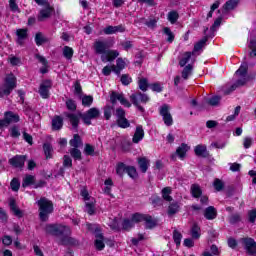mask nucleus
I'll list each match as a JSON object with an SVG mask.
<instances>
[{
	"mask_svg": "<svg viewBox=\"0 0 256 256\" xmlns=\"http://www.w3.org/2000/svg\"><path fill=\"white\" fill-rule=\"evenodd\" d=\"M181 75H182V79H184V81H187V79H189V77L193 75V65L188 64L184 66Z\"/></svg>",
	"mask_w": 256,
	"mask_h": 256,
	"instance_id": "27",
	"label": "nucleus"
},
{
	"mask_svg": "<svg viewBox=\"0 0 256 256\" xmlns=\"http://www.w3.org/2000/svg\"><path fill=\"white\" fill-rule=\"evenodd\" d=\"M66 117L69 118V121L73 127V129L77 130V127H79V119L81 117V114H71V113H66Z\"/></svg>",
	"mask_w": 256,
	"mask_h": 256,
	"instance_id": "20",
	"label": "nucleus"
},
{
	"mask_svg": "<svg viewBox=\"0 0 256 256\" xmlns=\"http://www.w3.org/2000/svg\"><path fill=\"white\" fill-rule=\"evenodd\" d=\"M54 235L56 237H61L62 235H71V229L69 228V226L56 224L54 228Z\"/></svg>",
	"mask_w": 256,
	"mask_h": 256,
	"instance_id": "13",
	"label": "nucleus"
},
{
	"mask_svg": "<svg viewBox=\"0 0 256 256\" xmlns=\"http://www.w3.org/2000/svg\"><path fill=\"white\" fill-rule=\"evenodd\" d=\"M52 129L53 131H61V129H63V117L54 116L52 119Z\"/></svg>",
	"mask_w": 256,
	"mask_h": 256,
	"instance_id": "17",
	"label": "nucleus"
},
{
	"mask_svg": "<svg viewBox=\"0 0 256 256\" xmlns=\"http://www.w3.org/2000/svg\"><path fill=\"white\" fill-rule=\"evenodd\" d=\"M173 239H174V243L176 245H181V240L183 239V235L181 234V232L174 230L173 231Z\"/></svg>",
	"mask_w": 256,
	"mask_h": 256,
	"instance_id": "53",
	"label": "nucleus"
},
{
	"mask_svg": "<svg viewBox=\"0 0 256 256\" xmlns=\"http://www.w3.org/2000/svg\"><path fill=\"white\" fill-rule=\"evenodd\" d=\"M66 107L69 111H76L77 110V104H75V101L73 99H68L66 101Z\"/></svg>",
	"mask_w": 256,
	"mask_h": 256,
	"instance_id": "60",
	"label": "nucleus"
},
{
	"mask_svg": "<svg viewBox=\"0 0 256 256\" xmlns=\"http://www.w3.org/2000/svg\"><path fill=\"white\" fill-rule=\"evenodd\" d=\"M113 45H115V41L113 40H96L94 42V51L96 55H101V61L103 63H111V61H115L119 56V51L111 50Z\"/></svg>",
	"mask_w": 256,
	"mask_h": 256,
	"instance_id": "1",
	"label": "nucleus"
},
{
	"mask_svg": "<svg viewBox=\"0 0 256 256\" xmlns=\"http://www.w3.org/2000/svg\"><path fill=\"white\" fill-rule=\"evenodd\" d=\"M16 35H17L16 41H17L18 45H23L25 39H27V37H29V35L27 34V29H17Z\"/></svg>",
	"mask_w": 256,
	"mask_h": 256,
	"instance_id": "19",
	"label": "nucleus"
},
{
	"mask_svg": "<svg viewBox=\"0 0 256 256\" xmlns=\"http://www.w3.org/2000/svg\"><path fill=\"white\" fill-rule=\"evenodd\" d=\"M69 143L71 147L76 149H79V147L83 146V140H81V136H79V134H75Z\"/></svg>",
	"mask_w": 256,
	"mask_h": 256,
	"instance_id": "32",
	"label": "nucleus"
},
{
	"mask_svg": "<svg viewBox=\"0 0 256 256\" xmlns=\"http://www.w3.org/2000/svg\"><path fill=\"white\" fill-rule=\"evenodd\" d=\"M239 4V0H229L223 5L224 11H233Z\"/></svg>",
	"mask_w": 256,
	"mask_h": 256,
	"instance_id": "34",
	"label": "nucleus"
},
{
	"mask_svg": "<svg viewBox=\"0 0 256 256\" xmlns=\"http://www.w3.org/2000/svg\"><path fill=\"white\" fill-rule=\"evenodd\" d=\"M190 191L192 197H194L195 199H199V197L203 195V190H201V186H199V184H192Z\"/></svg>",
	"mask_w": 256,
	"mask_h": 256,
	"instance_id": "25",
	"label": "nucleus"
},
{
	"mask_svg": "<svg viewBox=\"0 0 256 256\" xmlns=\"http://www.w3.org/2000/svg\"><path fill=\"white\" fill-rule=\"evenodd\" d=\"M9 7L13 13H21V9H19V5H17L16 0H10Z\"/></svg>",
	"mask_w": 256,
	"mask_h": 256,
	"instance_id": "55",
	"label": "nucleus"
},
{
	"mask_svg": "<svg viewBox=\"0 0 256 256\" xmlns=\"http://www.w3.org/2000/svg\"><path fill=\"white\" fill-rule=\"evenodd\" d=\"M241 243L244 245L248 255H256V242L253 238H242Z\"/></svg>",
	"mask_w": 256,
	"mask_h": 256,
	"instance_id": "9",
	"label": "nucleus"
},
{
	"mask_svg": "<svg viewBox=\"0 0 256 256\" xmlns=\"http://www.w3.org/2000/svg\"><path fill=\"white\" fill-rule=\"evenodd\" d=\"M138 87L140 91H147V89H149V81L147 78H139Z\"/></svg>",
	"mask_w": 256,
	"mask_h": 256,
	"instance_id": "39",
	"label": "nucleus"
},
{
	"mask_svg": "<svg viewBox=\"0 0 256 256\" xmlns=\"http://www.w3.org/2000/svg\"><path fill=\"white\" fill-rule=\"evenodd\" d=\"M249 69V65L247 63H243L239 69L236 71V76L239 77V79L234 83L232 86H230L229 89L224 90V95H229L230 93H233L237 87H243V85L247 84V71Z\"/></svg>",
	"mask_w": 256,
	"mask_h": 256,
	"instance_id": "2",
	"label": "nucleus"
},
{
	"mask_svg": "<svg viewBox=\"0 0 256 256\" xmlns=\"http://www.w3.org/2000/svg\"><path fill=\"white\" fill-rule=\"evenodd\" d=\"M204 217L208 221H213V219H217V209L213 206H209L204 211Z\"/></svg>",
	"mask_w": 256,
	"mask_h": 256,
	"instance_id": "15",
	"label": "nucleus"
},
{
	"mask_svg": "<svg viewBox=\"0 0 256 256\" xmlns=\"http://www.w3.org/2000/svg\"><path fill=\"white\" fill-rule=\"evenodd\" d=\"M122 85H129L133 79L128 74H123L120 78Z\"/></svg>",
	"mask_w": 256,
	"mask_h": 256,
	"instance_id": "63",
	"label": "nucleus"
},
{
	"mask_svg": "<svg viewBox=\"0 0 256 256\" xmlns=\"http://www.w3.org/2000/svg\"><path fill=\"white\" fill-rule=\"evenodd\" d=\"M144 225L146 229H153L154 227H157V221H155L150 215L146 214L144 218Z\"/></svg>",
	"mask_w": 256,
	"mask_h": 256,
	"instance_id": "29",
	"label": "nucleus"
},
{
	"mask_svg": "<svg viewBox=\"0 0 256 256\" xmlns=\"http://www.w3.org/2000/svg\"><path fill=\"white\" fill-rule=\"evenodd\" d=\"M112 113H113V106L104 107V117L107 121L111 119Z\"/></svg>",
	"mask_w": 256,
	"mask_h": 256,
	"instance_id": "59",
	"label": "nucleus"
},
{
	"mask_svg": "<svg viewBox=\"0 0 256 256\" xmlns=\"http://www.w3.org/2000/svg\"><path fill=\"white\" fill-rule=\"evenodd\" d=\"M190 235L192 239H199L201 237V227L197 222H194L190 228Z\"/></svg>",
	"mask_w": 256,
	"mask_h": 256,
	"instance_id": "18",
	"label": "nucleus"
},
{
	"mask_svg": "<svg viewBox=\"0 0 256 256\" xmlns=\"http://www.w3.org/2000/svg\"><path fill=\"white\" fill-rule=\"evenodd\" d=\"M179 19V13L177 11L173 10L168 13V21L172 24L175 25L177 23V20Z\"/></svg>",
	"mask_w": 256,
	"mask_h": 256,
	"instance_id": "41",
	"label": "nucleus"
},
{
	"mask_svg": "<svg viewBox=\"0 0 256 256\" xmlns=\"http://www.w3.org/2000/svg\"><path fill=\"white\" fill-rule=\"evenodd\" d=\"M35 183V176L27 175L22 182V187H29V185H33Z\"/></svg>",
	"mask_w": 256,
	"mask_h": 256,
	"instance_id": "44",
	"label": "nucleus"
},
{
	"mask_svg": "<svg viewBox=\"0 0 256 256\" xmlns=\"http://www.w3.org/2000/svg\"><path fill=\"white\" fill-rule=\"evenodd\" d=\"M35 43L38 47H40V45H43V43H49V38L45 37L43 33L38 32L35 35Z\"/></svg>",
	"mask_w": 256,
	"mask_h": 256,
	"instance_id": "33",
	"label": "nucleus"
},
{
	"mask_svg": "<svg viewBox=\"0 0 256 256\" xmlns=\"http://www.w3.org/2000/svg\"><path fill=\"white\" fill-rule=\"evenodd\" d=\"M79 99L82 100L83 107H91V105H93V96L91 95H84L81 96Z\"/></svg>",
	"mask_w": 256,
	"mask_h": 256,
	"instance_id": "37",
	"label": "nucleus"
},
{
	"mask_svg": "<svg viewBox=\"0 0 256 256\" xmlns=\"http://www.w3.org/2000/svg\"><path fill=\"white\" fill-rule=\"evenodd\" d=\"M187 151H189V146L185 143H182L177 149H176V155L180 159H185V155H187Z\"/></svg>",
	"mask_w": 256,
	"mask_h": 256,
	"instance_id": "24",
	"label": "nucleus"
},
{
	"mask_svg": "<svg viewBox=\"0 0 256 256\" xmlns=\"http://www.w3.org/2000/svg\"><path fill=\"white\" fill-rule=\"evenodd\" d=\"M179 213V203L173 202L168 207V215L173 217V215Z\"/></svg>",
	"mask_w": 256,
	"mask_h": 256,
	"instance_id": "36",
	"label": "nucleus"
},
{
	"mask_svg": "<svg viewBox=\"0 0 256 256\" xmlns=\"http://www.w3.org/2000/svg\"><path fill=\"white\" fill-rule=\"evenodd\" d=\"M146 216L147 214L135 213L134 215H132V221L133 223H142V221H145Z\"/></svg>",
	"mask_w": 256,
	"mask_h": 256,
	"instance_id": "50",
	"label": "nucleus"
},
{
	"mask_svg": "<svg viewBox=\"0 0 256 256\" xmlns=\"http://www.w3.org/2000/svg\"><path fill=\"white\" fill-rule=\"evenodd\" d=\"M248 219L250 223H254L256 220V209L248 211Z\"/></svg>",
	"mask_w": 256,
	"mask_h": 256,
	"instance_id": "64",
	"label": "nucleus"
},
{
	"mask_svg": "<svg viewBox=\"0 0 256 256\" xmlns=\"http://www.w3.org/2000/svg\"><path fill=\"white\" fill-rule=\"evenodd\" d=\"M195 55L193 52H185L179 60L180 67H185L191 60V56Z\"/></svg>",
	"mask_w": 256,
	"mask_h": 256,
	"instance_id": "28",
	"label": "nucleus"
},
{
	"mask_svg": "<svg viewBox=\"0 0 256 256\" xmlns=\"http://www.w3.org/2000/svg\"><path fill=\"white\" fill-rule=\"evenodd\" d=\"M85 155H90L93 157L95 155V147H93L91 144H86L84 148Z\"/></svg>",
	"mask_w": 256,
	"mask_h": 256,
	"instance_id": "58",
	"label": "nucleus"
},
{
	"mask_svg": "<svg viewBox=\"0 0 256 256\" xmlns=\"http://www.w3.org/2000/svg\"><path fill=\"white\" fill-rule=\"evenodd\" d=\"M160 115L167 127H171V125H173V116H171V112H169V105L163 104L161 106Z\"/></svg>",
	"mask_w": 256,
	"mask_h": 256,
	"instance_id": "8",
	"label": "nucleus"
},
{
	"mask_svg": "<svg viewBox=\"0 0 256 256\" xmlns=\"http://www.w3.org/2000/svg\"><path fill=\"white\" fill-rule=\"evenodd\" d=\"M63 56L65 59H73V48L69 46H64L63 48Z\"/></svg>",
	"mask_w": 256,
	"mask_h": 256,
	"instance_id": "46",
	"label": "nucleus"
},
{
	"mask_svg": "<svg viewBox=\"0 0 256 256\" xmlns=\"http://www.w3.org/2000/svg\"><path fill=\"white\" fill-rule=\"evenodd\" d=\"M55 227L56 224H47L44 228V231H46L48 235H55Z\"/></svg>",
	"mask_w": 256,
	"mask_h": 256,
	"instance_id": "62",
	"label": "nucleus"
},
{
	"mask_svg": "<svg viewBox=\"0 0 256 256\" xmlns=\"http://www.w3.org/2000/svg\"><path fill=\"white\" fill-rule=\"evenodd\" d=\"M143 137H145V130H143V126L141 125L136 126V130L133 135L132 142L137 144L140 141H143Z\"/></svg>",
	"mask_w": 256,
	"mask_h": 256,
	"instance_id": "14",
	"label": "nucleus"
},
{
	"mask_svg": "<svg viewBox=\"0 0 256 256\" xmlns=\"http://www.w3.org/2000/svg\"><path fill=\"white\" fill-rule=\"evenodd\" d=\"M194 153L197 157H208L209 153L207 152V146L205 145H197L194 148Z\"/></svg>",
	"mask_w": 256,
	"mask_h": 256,
	"instance_id": "21",
	"label": "nucleus"
},
{
	"mask_svg": "<svg viewBox=\"0 0 256 256\" xmlns=\"http://www.w3.org/2000/svg\"><path fill=\"white\" fill-rule=\"evenodd\" d=\"M15 87H17V78L13 74L7 75L4 84L0 86V97H9Z\"/></svg>",
	"mask_w": 256,
	"mask_h": 256,
	"instance_id": "5",
	"label": "nucleus"
},
{
	"mask_svg": "<svg viewBox=\"0 0 256 256\" xmlns=\"http://www.w3.org/2000/svg\"><path fill=\"white\" fill-rule=\"evenodd\" d=\"M117 125L118 127H121V129H127V127H130V123L129 120H127V118H120L117 119Z\"/></svg>",
	"mask_w": 256,
	"mask_h": 256,
	"instance_id": "48",
	"label": "nucleus"
},
{
	"mask_svg": "<svg viewBox=\"0 0 256 256\" xmlns=\"http://www.w3.org/2000/svg\"><path fill=\"white\" fill-rule=\"evenodd\" d=\"M110 101L112 105H115V103L119 101L121 105H124V107H131L129 100H127L123 94H119L117 92H112L110 96Z\"/></svg>",
	"mask_w": 256,
	"mask_h": 256,
	"instance_id": "12",
	"label": "nucleus"
},
{
	"mask_svg": "<svg viewBox=\"0 0 256 256\" xmlns=\"http://www.w3.org/2000/svg\"><path fill=\"white\" fill-rule=\"evenodd\" d=\"M85 212L88 213V215H95V201L91 200L90 202H86Z\"/></svg>",
	"mask_w": 256,
	"mask_h": 256,
	"instance_id": "38",
	"label": "nucleus"
},
{
	"mask_svg": "<svg viewBox=\"0 0 256 256\" xmlns=\"http://www.w3.org/2000/svg\"><path fill=\"white\" fill-rule=\"evenodd\" d=\"M162 197L164 201H173V197H171V188L170 187H165L162 190Z\"/></svg>",
	"mask_w": 256,
	"mask_h": 256,
	"instance_id": "43",
	"label": "nucleus"
},
{
	"mask_svg": "<svg viewBox=\"0 0 256 256\" xmlns=\"http://www.w3.org/2000/svg\"><path fill=\"white\" fill-rule=\"evenodd\" d=\"M4 119H6V123L9 125L11 123H19L20 117L18 114H15L12 111L5 112Z\"/></svg>",
	"mask_w": 256,
	"mask_h": 256,
	"instance_id": "16",
	"label": "nucleus"
},
{
	"mask_svg": "<svg viewBox=\"0 0 256 256\" xmlns=\"http://www.w3.org/2000/svg\"><path fill=\"white\" fill-rule=\"evenodd\" d=\"M37 5L43 7L38 14V21L43 22L47 21V19H51L53 13H55V8L51 6L49 0H34Z\"/></svg>",
	"mask_w": 256,
	"mask_h": 256,
	"instance_id": "4",
	"label": "nucleus"
},
{
	"mask_svg": "<svg viewBox=\"0 0 256 256\" xmlns=\"http://www.w3.org/2000/svg\"><path fill=\"white\" fill-rule=\"evenodd\" d=\"M9 205H10V209L14 213L15 217H19L21 219V217H23V211H21V209H19V207H17L15 199H11L9 202Z\"/></svg>",
	"mask_w": 256,
	"mask_h": 256,
	"instance_id": "23",
	"label": "nucleus"
},
{
	"mask_svg": "<svg viewBox=\"0 0 256 256\" xmlns=\"http://www.w3.org/2000/svg\"><path fill=\"white\" fill-rule=\"evenodd\" d=\"M165 35H167V41L168 43H173V41H175V35L173 34V32L171 31V29L169 27H165L163 29Z\"/></svg>",
	"mask_w": 256,
	"mask_h": 256,
	"instance_id": "49",
	"label": "nucleus"
},
{
	"mask_svg": "<svg viewBox=\"0 0 256 256\" xmlns=\"http://www.w3.org/2000/svg\"><path fill=\"white\" fill-rule=\"evenodd\" d=\"M36 203L39 207V217L41 221H47V219H49V215L53 213V202L45 197H42Z\"/></svg>",
	"mask_w": 256,
	"mask_h": 256,
	"instance_id": "3",
	"label": "nucleus"
},
{
	"mask_svg": "<svg viewBox=\"0 0 256 256\" xmlns=\"http://www.w3.org/2000/svg\"><path fill=\"white\" fill-rule=\"evenodd\" d=\"M206 103L211 107H219V104L221 103V97L212 96L211 98L206 99Z\"/></svg>",
	"mask_w": 256,
	"mask_h": 256,
	"instance_id": "35",
	"label": "nucleus"
},
{
	"mask_svg": "<svg viewBox=\"0 0 256 256\" xmlns=\"http://www.w3.org/2000/svg\"><path fill=\"white\" fill-rule=\"evenodd\" d=\"M249 48L252 49V51L250 52V57H256V40L255 39L250 40Z\"/></svg>",
	"mask_w": 256,
	"mask_h": 256,
	"instance_id": "61",
	"label": "nucleus"
},
{
	"mask_svg": "<svg viewBox=\"0 0 256 256\" xmlns=\"http://www.w3.org/2000/svg\"><path fill=\"white\" fill-rule=\"evenodd\" d=\"M70 234H63L59 241L58 244L60 245H74L75 244V239L69 237Z\"/></svg>",
	"mask_w": 256,
	"mask_h": 256,
	"instance_id": "26",
	"label": "nucleus"
},
{
	"mask_svg": "<svg viewBox=\"0 0 256 256\" xmlns=\"http://www.w3.org/2000/svg\"><path fill=\"white\" fill-rule=\"evenodd\" d=\"M27 161V155H16L8 160L9 165L16 169H22Z\"/></svg>",
	"mask_w": 256,
	"mask_h": 256,
	"instance_id": "10",
	"label": "nucleus"
},
{
	"mask_svg": "<svg viewBox=\"0 0 256 256\" xmlns=\"http://www.w3.org/2000/svg\"><path fill=\"white\" fill-rule=\"evenodd\" d=\"M138 165L141 173H147V169H149V160L145 157L138 158Z\"/></svg>",
	"mask_w": 256,
	"mask_h": 256,
	"instance_id": "30",
	"label": "nucleus"
},
{
	"mask_svg": "<svg viewBox=\"0 0 256 256\" xmlns=\"http://www.w3.org/2000/svg\"><path fill=\"white\" fill-rule=\"evenodd\" d=\"M211 36H204L200 41H198L195 45H194V49L192 51V53H197L198 51H201V49H203V47H205V45H207V41H209V38Z\"/></svg>",
	"mask_w": 256,
	"mask_h": 256,
	"instance_id": "22",
	"label": "nucleus"
},
{
	"mask_svg": "<svg viewBox=\"0 0 256 256\" xmlns=\"http://www.w3.org/2000/svg\"><path fill=\"white\" fill-rule=\"evenodd\" d=\"M95 247L98 251H103V249H105V243L103 242V234H96Z\"/></svg>",
	"mask_w": 256,
	"mask_h": 256,
	"instance_id": "31",
	"label": "nucleus"
},
{
	"mask_svg": "<svg viewBox=\"0 0 256 256\" xmlns=\"http://www.w3.org/2000/svg\"><path fill=\"white\" fill-rule=\"evenodd\" d=\"M239 222H241V214L235 213L229 217V223H231V225H235L236 223Z\"/></svg>",
	"mask_w": 256,
	"mask_h": 256,
	"instance_id": "54",
	"label": "nucleus"
},
{
	"mask_svg": "<svg viewBox=\"0 0 256 256\" xmlns=\"http://www.w3.org/2000/svg\"><path fill=\"white\" fill-rule=\"evenodd\" d=\"M130 101L135 107H137L138 111H141V113H143L145 111V108H143V106H140L139 103H148L149 96L141 92H136L130 96Z\"/></svg>",
	"mask_w": 256,
	"mask_h": 256,
	"instance_id": "6",
	"label": "nucleus"
},
{
	"mask_svg": "<svg viewBox=\"0 0 256 256\" xmlns=\"http://www.w3.org/2000/svg\"><path fill=\"white\" fill-rule=\"evenodd\" d=\"M221 21H223V18L218 17V18L214 21L213 25L210 27V31H211V33H213L214 35H215V31H217V29H219V27H221Z\"/></svg>",
	"mask_w": 256,
	"mask_h": 256,
	"instance_id": "51",
	"label": "nucleus"
},
{
	"mask_svg": "<svg viewBox=\"0 0 256 256\" xmlns=\"http://www.w3.org/2000/svg\"><path fill=\"white\" fill-rule=\"evenodd\" d=\"M53 87V83L51 80H44L40 84L39 88V94L42 97V99H49V90Z\"/></svg>",
	"mask_w": 256,
	"mask_h": 256,
	"instance_id": "11",
	"label": "nucleus"
},
{
	"mask_svg": "<svg viewBox=\"0 0 256 256\" xmlns=\"http://www.w3.org/2000/svg\"><path fill=\"white\" fill-rule=\"evenodd\" d=\"M128 167L129 166L125 165L123 162L118 163L116 168L117 175H123V173H127Z\"/></svg>",
	"mask_w": 256,
	"mask_h": 256,
	"instance_id": "47",
	"label": "nucleus"
},
{
	"mask_svg": "<svg viewBox=\"0 0 256 256\" xmlns=\"http://www.w3.org/2000/svg\"><path fill=\"white\" fill-rule=\"evenodd\" d=\"M80 117L86 125H91L92 119H99V117H101V111L98 108L93 107L85 113L80 114Z\"/></svg>",
	"mask_w": 256,
	"mask_h": 256,
	"instance_id": "7",
	"label": "nucleus"
},
{
	"mask_svg": "<svg viewBox=\"0 0 256 256\" xmlns=\"http://www.w3.org/2000/svg\"><path fill=\"white\" fill-rule=\"evenodd\" d=\"M44 153L46 155V159H51L53 157V147L49 143H45L43 145Z\"/></svg>",
	"mask_w": 256,
	"mask_h": 256,
	"instance_id": "42",
	"label": "nucleus"
},
{
	"mask_svg": "<svg viewBox=\"0 0 256 256\" xmlns=\"http://www.w3.org/2000/svg\"><path fill=\"white\" fill-rule=\"evenodd\" d=\"M213 187L216 191H223L225 189V183L221 179L216 178L213 182Z\"/></svg>",
	"mask_w": 256,
	"mask_h": 256,
	"instance_id": "45",
	"label": "nucleus"
},
{
	"mask_svg": "<svg viewBox=\"0 0 256 256\" xmlns=\"http://www.w3.org/2000/svg\"><path fill=\"white\" fill-rule=\"evenodd\" d=\"M132 227H135V223L133 222V220H129L126 219L123 221L122 223V229H124L125 231H129V229H132Z\"/></svg>",
	"mask_w": 256,
	"mask_h": 256,
	"instance_id": "52",
	"label": "nucleus"
},
{
	"mask_svg": "<svg viewBox=\"0 0 256 256\" xmlns=\"http://www.w3.org/2000/svg\"><path fill=\"white\" fill-rule=\"evenodd\" d=\"M10 186L12 191H19V187H21V183L19 182V180L17 178H13L10 182Z\"/></svg>",
	"mask_w": 256,
	"mask_h": 256,
	"instance_id": "56",
	"label": "nucleus"
},
{
	"mask_svg": "<svg viewBox=\"0 0 256 256\" xmlns=\"http://www.w3.org/2000/svg\"><path fill=\"white\" fill-rule=\"evenodd\" d=\"M126 173L131 177V179H137V169H135V167L128 166Z\"/></svg>",
	"mask_w": 256,
	"mask_h": 256,
	"instance_id": "57",
	"label": "nucleus"
},
{
	"mask_svg": "<svg viewBox=\"0 0 256 256\" xmlns=\"http://www.w3.org/2000/svg\"><path fill=\"white\" fill-rule=\"evenodd\" d=\"M70 155L72 158L75 159V161H81V159H83L81 155V150H79L78 148H71Z\"/></svg>",
	"mask_w": 256,
	"mask_h": 256,
	"instance_id": "40",
	"label": "nucleus"
}]
</instances>
